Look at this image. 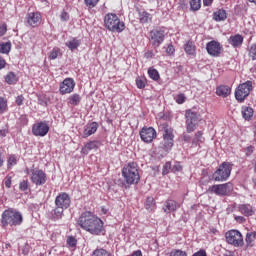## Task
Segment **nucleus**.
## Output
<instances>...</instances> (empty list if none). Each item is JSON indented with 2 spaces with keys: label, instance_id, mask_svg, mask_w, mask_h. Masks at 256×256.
Segmentation results:
<instances>
[{
  "label": "nucleus",
  "instance_id": "f257e3e1",
  "mask_svg": "<svg viewBox=\"0 0 256 256\" xmlns=\"http://www.w3.org/2000/svg\"><path fill=\"white\" fill-rule=\"evenodd\" d=\"M77 223L81 229L91 235H100L103 233V221L90 211L83 212L78 218Z\"/></svg>",
  "mask_w": 256,
  "mask_h": 256
},
{
  "label": "nucleus",
  "instance_id": "f03ea898",
  "mask_svg": "<svg viewBox=\"0 0 256 256\" xmlns=\"http://www.w3.org/2000/svg\"><path fill=\"white\" fill-rule=\"evenodd\" d=\"M122 177H124L127 185H137L141 181L137 163L131 162L125 165L122 169Z\"/></svg>",
  "mask_w": 256,
  "mask_h": 256
},
{
  "label": "nucleus",
  "instance_id": "7ed1b4c3",
  "mask_svg": "<svg viewBox=\"0 0 256 256\" xmlns=\"http://www.w3.org/2000/svg\"><path fill=\"white\" fill-rule=\"evenodd\" d=\"M104 26L108 31H112V33H123V31H125V22L121 21L117 14L113 13L105 15Z\"/></svg>",
  "mask_w": 256,
  "mask_h": 256
},
{
  "label": "nucleus",
  "instance_id": "20e7f679",
  "mask_svg": "<svg viewBox=\"0 0 256 256\" xmlns=\"http://www.w3.org/2000/svg\"><path fill=\"white\" fill-rule=\"evenodd\" d=\"M23 223V215L13 209L5 210L2 213V225L19 226Z\"/></svg>",
  "mask_w": 256,
  "mask_h": 256
},
{
  "label": "nucleus",
  "instance_id": "39448f33",
  "mask_svg": "<svg viewBox=\"0 0 256 256\" xmlns=\"http://www.w3.org/2000/svg\"><path fill=\"white\" fill-rule=\"evenodd\" d=\"M233 170V165L229 162H223L219 168L214 172V181L223 182L227 181L231 177V171Z\"/></svg>",
  "mask_w": 256,
  "mask_h": 256
},
{
  "label": "nucleus",
  "instance_id": "423d86ee",
  "mask_svg": "<svg viewBox=\"0 0 256 256\" xmlns=\"http://www.w3.org/2000/svg\"><path fill=\"white\" fill-rule=\"evenodd\" d=\"M251 91H253V82L248 80L236 88L235 99L238 103H243L249 97Z\"/></svg>",
  "mask_w": 256,
  "mask_h": 256
},
{
  "label": "nucleus",
  "instance_id": "0eeeda50",
  "mask_svg": "<svg viewBox=\"0 0 256 256\" xmlns=\"http://www.w3.org/2000/svg\"><path fill=\"white\" fill-rule=\"evenodd\" d=\"M233 191V184L231 182L225 184H215L208 188V193L219 195V197H227Z\"/></svg>",
  "mask_w": 256,
  "mask_h": 256
},
{
  "label": "nucleus",
  "instance_id": "6e6552de",
  "mask_svg": "<svg viewBox=\"0 0 256 256\" xmlns=\"http://www.w3.org/2000/svg\"><path fill=\"white\" fill-rule=\"evenodd\" d=\"M226 241L229 245H233L234 247H243L245 242L243 241V235L239 230H230L225 234Z\"/></svg>",
  "mask_w": 256,
  "mask_h": 256
},
{
  "label": "nucleus",
  "instance_id": "1a4fd4ad",
  "mask_svg": "<svg viewBox=\"0 0 256 256\" xmlns=\"http://www.w3.org/2000/svg\"><path fill=\"white\" fill-rule=\"evenodd\" d=\"M160 129L164 131L163 139H164V147L165 149H171L173 147V130L169 127L168 123H164L160 126Z\"/></svg>",
  "mask_w": 256,
  "mask_h": 256
},
{
  "label": "nucleus",
  "instance_id": "9d476101",
  "mask_svg": "<svg viewBox=\"0 0 256 256\" xmlns=\"http://www.w3.org/2000/svg\"><path fill=\"white\" fill-rule=\"evenodd\" d=\"M165 41V30L154 29L150 31V43L153 47H159Z\"/></svg>",
  "mask_w": 256,
  "mask_h": 256
},
{
  "label": "nucleus",
  "instance_id": "9b49d317",
  "mask_svg": "<svg viewBox=\"0 0 256 256\" xmlns=\"http://www.w3.org/2000/svg\"><path fill=\"white\" fill-rule=\"evenodd\" d=\"M197 121H199V114H197V112L187 110L186 111V125H187L188 133H193V131H195V126L197 125Z\"/></svg>",
  "mask_w": 256,
  "mask_h": 256
},
{
  "label": "nucleus",
  "instance_id": "f8f14e48",
  "mask_svg": "<svg viewBox=\"0 0 256 256\" xmlns=\"http://www.w3.org/2000/svg\"><path fill=\"white\" fill-rule=\"evenodd\" d=\"M55 206L61 209H69L71 207V197L69 194L62 192L55 198Z\"/></svg>",
  "mask_w": 256,
  "mask_h": 256
},
{
  "label": "nucleus",
  "instance_id": "ddd939ff",
  "mask_svg": "<svg viewBox=\"0 0 256 256\" xmlns=\"http://www.w3.org/2000/svg\"><path fill=\"white\" fill-rule=\"evenodd\" d=\"M31 181L34 185H45L47 183V174L43 170H32Z\"/></svg>",
  "mask_w": 256,
  "mask_h": 256
},
{
  "label": "nucleus",
  "instance_id": "4468645a",
  "mask_svg": "<svg viewBox=\"0 0 256 256\" xmlns=\"http://www.w3.org/2000/svg\"><path fill=\"white\" fill-rule=\"evenodd\" d=\"M155 137H157V131H155L153 127H144L140 131V138L144 143H153Z\"/></svg>",
  "mask_w": 256,
  "mask_h": 256
},
{
  "label": "nucleus",
  "instance_id": "2eb2a0df",
  "mask_svg": "<svg viewBox=\"0 0 256 256\" xmlns=\"http://www.w3.org/2000/svg\"><path fill=\"white\" fill-rule=\"evenodd\" d=\"M75 89V80L73 78H66L60 84V95H67L69 93H73Z\"/></svg>",
  "mask_w": 256,
  "mask_h": 256
},
{
  "label": "nucleus",
  "instance_id": "dca6fc26",
  "mask_svg": "<svg viewBox=\"0 0 256 256\" xmlns=\"http://www.w3.org/2000/svg\"><path fill=\"white\" fill-rule=\"evenodd\" d=\"M32 133L35 137H45L49 133V125L45 122H39L32 126Z\"/></svg>",
  "mask_w": 256,
  "mask_h": 256
},
{
  "label": "nucleus",
  "instance_id": "f3484780",
  "mask_svg": "<svg viewBox=\"0 0 256 256\" xmlns=\"http://www.w3.org/2000/svg\"><path fill=\"white\" fill-rule=\"evenodd\" d=\"M28 27H39L41 25V14L39 12H30L26 16Z\"/></svg>",
  "mask_w": 256,
  "mask_h": 256
},
{
  "label": "nucleus",
  "instance_id": "a211bd4d",
  "mask_svg": "<svg viewBox=\"0 0 256 256\" xmlns=\"http://www.w3.org/2000/svg\"><path fill=\"white\" fill-rule=\"evenodd\" d=\"M206 50L212 57H219L221 55V44L215 40L210 41L206 45Z\"/></svg>",
  "mask_w": 256,
  "mask_h": 256
},
{
  "label": "nucleus",
  "instance_id": "6ab92c4d",
  "mask_svg": "<svg viewBox=\"0 0 256 256\" xmlns=\"http://www.w3.org/2000/svg\"><path fill=\"white\" fill-rule=\"evenodd\" d=\"M97 129H99V124L97 122H91L84 127V131L82 137L87 139V137H91V135H95L97 133Z\"/></svg>",
  "mask_w": 256,
  "mask_h": 256
},
{
  "label": "nucleus",
  "instance_id": "aec40b11",
  "mask_svg": "<svg viewBox=\"0 0 256 256\" xmlns=\"http://www.w3.org/2000/svg\"><path fill=\"white\" fill-rule=\"evenodd\" d=\"M181 207V204L175 200H167L164 204L163 211L164 213H173Z\"/></svg>",
  "mask_w": 256,
  "mask_h": 256
},
{
  "label": "nucleus",
  "instance_id": "412c9836",
  "mask_svg": "<svg viewBox=\"0 0 256 256\" xmlns=\"http://www.w3.org/2000/svg\"><path fill=\"white\" fill-rule=\"evenodd\" d=\"M238 210L245 217H251L255 214V211H253V206L250 204H240L238 206Z\"/></svg>",
  "mask_w": 256,
  "mask_h": 256
},
{
  "label": "nucleus",
  "instance_id": "4be33fe9",
  "mask_svg": "<svg viewBox=\"0 0 256 256\" xmlns=\"http://www.w3.org/2000/svg\"><path fill=\"white\" fill-rule=\"evenodd\" d=\"M65 209L56 206L55 209L51 211V219L52 221H59V219H63V213Z\"/></svg>",
  "mask_w": 256,
  "mask_h": 256
},
{
  "label": "nucleus",
  "instance_id": "5701e85b",
  "mask_svg": "<svg viewBox=\"0 0 256 256\" xmlns=\"http://www.w3.org/2000/svg\"><path fill=\"white\" fill-rule=\"evenodd\" d=\"M241 113H242V117H243V119H245V121H251L254 111L250 106H242Z\"/></svg>",
  "mask_w": 256,
  "mask_h": 256
},
{
  "label": "nucleus",
  "instance_id": "b1692460",
  "mask_svg": "<svg viewBox=\"0 0 256 256\" xmlns=\"http://www.w3.org/2000/svg\"><path fill=\"white\" fill-rule=\"evenodd\" d=\"M228 43L232 45V47H241V45H243V36L239 34L231 36L228 40Z\"/></svg>",
  "mask_w": 256,
  "mask_h": 256
},
{
  "label": "nucleus",
  "instance_id": "393cba45",
  "mask_svg": "<svg viewBox=\"0 0 256 256\" xmlns=\"http://www.w3.org/2000/svg\"><path fill=\"white\" fill-rule=\"evenodd\" d=\"M65 45L68 47V49H70V51H75V49H78L81 46V40L73 38L68 40Z\"/></svg>",
  "mask_w": 256,
  "mask_h": 256
},
{
  "label": "nucleus",
  "instance_id": "a878e982",
  "mask_svg": "<svg viewBox=\"0 0 256 256\" xmlns=\"http://www.w3.org/2000/svg\"><path fill=\"white\" fill-rule=\"evenodd\" d=\"M98 147H99V142L90 141L85 145V147L82 148L81 152L84 153V155H87L89 151H93V149H97Z\"/></svg>",
  "mask_w": 256,
  "mask_h": 256
},
{
  "label": "nucleus",
  "instance_id": "bb28decb",
  "mask_svg": "<svg viewBox=\"0 0 256 256\" xmlns=\"http://www.w3.org/2000/svg\"><path fill=\"white\" fill-rule=\"evenodd\" d=\"M216 94L219 97H227L231 95V88L229 86H220L216 89Z\"/></svg>",
  "mask_w": 256,
  "mask_h": 256
},
{
  "label": "nucleus",
  "instance_id": "cd10ccee",
  "mask_svg": "<svg viewBox=\"0 0 256 256\" xmlns=\"http://www.w3.org/2000/svg\"><path fill=\"white\" fill-rule=\"evenodd\" d=\"M214 21H225L227 19V11L219 9L213 14Z\"/></svg>",
  "mask_w": 256,
  "mask_h": 256
},
{
  "label": "nucleus",
  "instance_id": "c85d7f7f",
  "mask_svg": "<svg viewBox=\"0 0 256 256\" xmlns=\"http://www.w3.org/2000/svg\"><path fill=\"white\" fill-rule=\"evenodd\" d=\"M18 81H19V77H17V74H15L14 72H9L5 76V82L8 85H15V83H17Z\"/></svg>",
  "mask_w": 256,
  "mask_h": 256
},
{
  "label": "nucleus",
  "instance_id": "c756f323",
  "mask_svg": "<svg viewBox=\"0 0 256 256\" xmlns=\"http://www.w3.org/2000/svg\"><path fill=\"white\" fill-rule=\"evenodd\" d=\"M256 240V232H248L245 237L246 247H252Z\"/></svg>",
  "mask_w": 256,
  "mask_h": 256
},
{
  "label": "nucleus",
  "instance_id": "7c9ffc66",
  "mask_svg": "<svg viewBox=\"0 0 256 256\" xmlns=\"http://www.w3.org/2000/svg\"><path fill=\"white\" fill-rule=\"evenodd\" d=\"M155 207H156L155 198L149 196V197L146 199V202H145V209H146L147 211H155Z\"/></svg>",
  "mask_w": 256,
  "mask_h": 256
},
{
  "label": "nucleus",
  "instance_id": "2f4dec72",
  "mask_svg": "<svg viewBox=\"0 0 256 256\" xmlns=\"http://www.w3.org/2000/svg\"><path fill=\"white\" fill-rule=\"evenodd\" d=\"M68 103L70 105H74V107L79 105V103H81V95H79V94H72L68 98Z\"/></svg>",
  "mask_w": 256,
  "mask_h": 256
},
{
  "label": "nucleus",
  "instance_id": "473e14b6",
  "mask_svg": "<svg viewBox=\"0 0 256 256\" xmlns=\"http://www.w3.org/2000/svg\"><path fill=\"white\" fill-rule=\"evenodd\" d=\"M184 51L187 53V55H195V44H193L191 41H188L184 45Z\"/></svg>",
  "mask_w": 256,
  "mask_h": 256
},
{
  "label": "nucleus",
  "instance_id": "72a5a7b5",
  "mask_svg": "<svg viewBox=\"0 0 256 256\" xmlns=\"http://www.w3.org/2000/svg\"><path fill=\"white\" fill-rule=\"evenodd\" d=\"M11 51V42L0 43V53L8 55Z\"/></svg>",
  "mask_w": 256,
  "mask_h": 256
},
{
  "label": "nucleus",
  "instance_id": "f704fd0d",
  "mask_svg": "<svg viewBox=\"0 0 256 256\" xmlns=\"http://www.w3.org/2000/svg\"><path fill=\"white\" fill-rule=\"evenodd\" d=\"M91 256H113V254L103 248H98L92 252Z\"/></svg>",
  "mask_w": 256,
  "mask_h": 256
},
{
  "label": "nucleus",
  "instance_id": "c9c22d12",
  "mask_svg": "<svg viewBox=\"0 0 256 256\" xmlns=\"http://www.w3.org/2000/svg\"><path fill=\"white\" fill-rule=\"evenodd\" d=\"M139 19L140 23H149L151 21L152 17L147 11H143L139 13Z\"/></svg>",
  "mask_w": 256,
  "mask_h": 256
},
{
  "label": "nucleus",
  "instance_id": "e433bc0d",
  "mask_svg": "<svg viewBox=\"0 0 256 256\" xmlns=\"http://www.w3.org/2000/svg\"><path fill=\"white\" fill-rule=\"evenodd\" d=\"M191 11H199L201 9V0H190Z\"/></svg>",
  "mask_w": 256,
  "mask_h": 256
},
{
  "label": "nucleus",
  "instance_id": "4c0bfd02",
  "mask_svg": "<svg viewBox=\"0 0 256 256\" xmlns=\"http://www.w3.org/2000/svg\"><path fill=\"white\" fill-rule=\"evenodd\" d=\"M148 75L153 81H159V72L156 69L150 68L148 70Z\"/></svg>",
  "mask_w": 256,
  "mask_h": 256
},
{
  "label": "nucleus",
  "instance_id": "58836bf2",
  "mask_svg": "<svg viewBox=\"0 0 256 256\" xmlns=\"http://www.w3.org/2000/svg\"><path fill=\"white\" fill-rule=\"evenodd\" d=\"M5 111H7V101L5 100V98L0 97V115H2V113H5Z\"/></svg>",
  "mask_w": 256,
  "mask_h": 256
},
{
  "label": "nucleus",
  "instance_id": "ea45409f",
  "mask_svg": "<svg viewBox=\"0 0 256 256\" xmlns=\"http://www.w3.org/2000/svg\"><path fill=\"white\" fill-rule=\"evenodd\" d=\"M248 55L251 57L252 61H256V43L249 48Z\"/></svg>",
  "mask_w": 256,
  "mask_h": 256
},
{
  "label": "nucleus",
  "instance_id": "a19ab883",
  "mask_svg": "<svg viewBox=\"0 0 256 256\" xmlns=\"http://www.w3.org/2000/svg\"><path fill=\"white\" fill-rule=\"evenodd\" d=\"M187 100V97H185V94H178L175 98L176 103L178 105H183V103Z\"/></svg>",
  "mask_w": 256,
  "mask_h": 256
},
{
  "label": "nucleus",
  "instance_id": "79ce46f5",
  "mask_svg": "<svg viewBox=\"0 0 256 256\" xmlns=\"http://www.w3.org/2000/svg\"><path fill=\"white\" fill-rule=\"evenodd\" d=\"M85 5L89 7V9H93V7H97V3L99 0H84Z\"/></svg>",
  "mask_w": 256,
  "mask_h": 256
},
{
  "label": "nucleus",
  "instance_id": "37998d69",
  "mask_svg": "<svg viewBox=\"0 0 256 256\" xmlns=\"http://www.w3.org/2000/svg\"><path fill=\"white\" fill-rule=\"evenodd\" d=\"M67 244L69 247H77V239H75L73 236H70L67 238Z\"/></svg>",
  "mask_w": 256,
  "mask_h": 256
},
{
  "label": "nucleus",
  "instance_id": "c03bdc74",
  "mask_svg": "<svg viewBox=\"0 0 256 256\" xmlns=\"http://www.w3.org/2000/svg\"><path fill=\"white\" fill-rule=\"evenodd\" d=\"M19 189L20 191H27V189H29V181L23 180L22 182H20Z\"/></svg>",
  "mask_w": 256,
  "mask_h": 256
},
{
  "label": "nucleus",
  "instance_id": "a18cd8bd",
  "mask_svg": "<svg viewBox=\"0 0 256 256\" xmlns=\"http://www.w3.org/2000/svg\"><path fill=\"white\" fill-rule=\"evenodd\" d=\"M14 165H17V156L11 155L8 159V167H13Z\"/></svg>",
  "mask_w": 256,
  "mask_h": 256
},
{
  "label": "nucleus",
  "instance_id": "49530a36",
  "mask_svg": "<svg viewBox=\"0 0 256 256\" xmlns=\"http://www.w3.org/2000/svg\"><path fill=\"white\" fill-rule=\"evenodd\" d=\"M171 171V162H166L163 166L162 175H167Z\"/></svg>",
  "mask_w": 256,
  "mask_h": 256
},
{
  "label": "nucleus",
  "instance_id": "de8ad7c7",
  "mask_svg": "<svg viewBox=\"0 0 256 256\" xmlns=\"http://www.w3.org/2000/svg\"><path fill=\"white\" fill-rule=\"evenodd\" d=\"M170 256H187V252L183 250H174L170 253Z\"/></svg>",
  "mask_w": 256,
  "mask_h": 256
},
{
  "label": "nucleus",
  "instance_id": "09e8293b",
  "mask_svg": "<svg viewBox=\"0 0 256 256\" xmlns=\"http://www.w3.org/2000/svg\"><path fill=\"white\" fill-rule=\"evenodd\" d=\"M60 19H61V21H64V22L69 21V19H70L69 13H67L65 10L62 11L60 14Z\"/></svg>",
  "mask_w": 256,
  "mask_h": 256
},
{
  "label": "nucleus",
  "instance_id": "8fccbe9b",
  "mask_svg": "<svg viewBox=\"0 0 256 256\" xmlns=\"http://www.w3.org/2000/svg\"><path fill=\"white\" fill-rule=\"evenodd\" d=\"M136 85L138 87V89H145V81L137 78L136 79Z\"/></svg>",
  "mask_w": 256,
  "mask_h": 256
},
{
  "label": "nucleus",
  "instance_id": "3c124183",
  "mask_svg": "<svg viewBox=\"0 0 256 256\" xmlns=\"http://www.w3.org/2000/svg\"><path fill=\"white\" fill-rule=\"evenodd\" d=\"M7 33V24L0 25V37H3Z\"/></svg>",
  "mask_w": 256,
  "mask_h": 256
},
{
  "label": "nucleus",
  "instance_id": "603ef678",
  "mask_svg": "<svg viewBox=\"0 0 256 256\" xmlns=\"http://www.w3.org/2000/svg\"><path fill=\"white\" fill-rule=\"evenodd\" d=\"M57 57H59V50H53L50 55H49V59H57Z\"/></svg>",
  "mask_w": 256,
  "mask_h": 256
},
{
  "label": "nucleus",
  "instance_id": "864d4df0",
  "mask_svg": "<svg viewBox=\"0 0 256 256\" xmlns=\"http://www.w3.org/2000/svg\"><path fill=\"white\" fill-rule=\"evenodd\" d=\"M253 151H255V147L253 146H248L246 148V156L247 157H251V155H253Z\"/></svg>",
  "mask_w": 256,
  "mask_h": 256
},
{
  "label": "nucleus",
  "instance_id": "5fc2aeb1",
  "mask_svg": "<svg viewBox=\"0 0 256 256\" xmlns=\"http://www.w3.org/2000/svg\"><path fill=\"white\" fill-rule=\"evenodd\" d=\"M4 185L7 189H11V176H6Z\"/></svg>",
  "mask_w": 256,
  "mask_h": 256
},
{
  "label": "nucleus",
  "instance_id": "6e6d98bb",
  "mask_svg": "<svg viewBox=\"0 0 256 256\" xmlns=\"http://www.w3.org/2000/svg\"><path fill=\"white\" fill-rule=\"evenodd\" d=\"M23 101H25V98L23 97V95H20L16 98V105H18L19 107H21V105H23Z\"/></svg>",
  "mask_w": 256,
  "mask_h": 256
},
{
  "label": "nucleus",
  "instance_id": "4d7b16f0",
  "mask_svg": "<svg viewBox=\"0 0 256 256\" xmlns=\"http://www.w3.org/2000/svg\"><path fill=\"white\" fill-rule=\"evenodd\" d=\"M166 53H168V55H173L175 53V47H173V45H169L166 49Z\"/></svg>",
  "mask_w": 256,
  "mask_h": 256
},
{
  "label": "nucleus",
  "instance_id": "13d9d810",
  "mask_svg": "<svg viewBox=\"0 0 256 256\" xmlns=\"http://www.w3.org/2000/svg\"><path fill=\"white\" fill-rule=\"evenodd\" d=\"M181 169H183V167H181V164L176 163L173 167H172V171L175 173L176 171H181Z\"/></svg>",
  "mask_w": 256,
  "mask_h": 256
},
{
  "label": "nucleus",
  "instance_id": "bf43d9fd",
  "mask_svg": "<svg viewBox=\"0 0 256 256\" xmlns=\"http://www.w3.org/2000/svg\"><path fill=\"white\" fill-rule=\"evenodd\" d=\"M235 221H237V223H245L247 220L243 216H235Z\"/></svg>",
  "mask_w": 256,
  "mask_h": 256
},
{
  "label": "nucleus",
  "instance_id": "052dcab7",
  "mask_svg": "<svg viewBox=\"0 0 256 256\" xmlns=\"http://www.w3.org/2000/svg\"><path fill=\"white\" fill-rule=\"evenodd\" d=\"M144 57L146 59H152V57H155V54L153 53V51H148L144 54Z\"/></svg>",
  "mask_w": 256,
  "mask_h": 256
},
{
  "label": "nucleus",
  "instance_id": "680f3d73",
  "mask_svg": "<svg viewBox=\"0 0 256 256\" xmlns=\"http://www.w3.org/2000/svg\"><path fill=\"white\" fill-rule=\"evenodd\" d=\"M192 256H207V252H205V250H199L198 252L194 253Z\"/></svg>",
  "mask_w": 256,
  "mask_h": 256
},
{
  "label": "nucleus",
  "instance_id": "e2e57ef3",
  "mask_svg": "<svg viewBox=\"0 0 256 256\" xmlns=\"http://www.w3.org/2000/svg\"><path fill=\"white\" fill-rule=\"evenodd\" d=\"M212 4H213V0H203V5L205 7H209Z\"/></svg>",
  "mask_w": 256,
  "mask_h": 256
},
{
  "label": "nucleus",
  "instance_id": "0e129e2a",
  "mask_svg": "<svg viewBox=\"0 0 256 256\" xmlns=\"http://www.w3.org/2000/svg\"><path fill=\"white\" fill-rule=\"evenodd\" d=\"M5 65H7V63L5 62V59L0 57V70L4 69Z\"/></svg>",
  "mask_w": 256,
  "mask_h": 256
},
{
  "label": "nucleus",
  "instance_id": "69168bd1",
  "mask_svg": "<svg viewBox=\"0 0 256 256\" xmlns=\"http://www.w3.org/2000/svg\"><path fill=\"white\" fill-rule=\"evenodd\" d=\"M196 137H197L198 141H200V140H201V137H203V132L198 131V132L196 133Z\"/></svg>",
  "mask_w": 256,
  "mask_h": 256
},
{
  "label": "nucleus",
  "instance_id": "338daca9",
  "mask_svg": "<svg viewBox=\"0 0 256 256\" xmlns=\"http://www.w3.org/2000/svg\"><path fill=\"white\" fill-rule=\"evenodd\" d=\"M183 140L186 141V142H187V141H191V136H189V135H184V136H183Z\"/></svg>",
  "mask_w": 256,
  "mask_h": 256
},
{
  "label": "nucleus",
  "instance_id": "774afa93",
  "mask_svg": "<svg viewBox=\"0 0 256 256\" xmlns=\"http://www.w3.org/2000/svg\"><path fill=\"white\" fill-rule=\"evenodd\" d=\"M0 167H3V158L0 156Z\"/></svg>",
  "mask_w": 256,
  "mask_h": 256
}]
</instances>
